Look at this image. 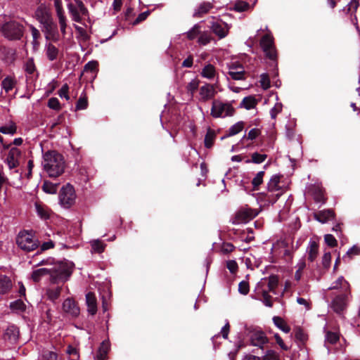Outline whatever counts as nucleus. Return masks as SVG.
I'll list each match as a JSON object with an SVG mask.
<instances>
[{"instance_id": "obj_1", "label": "nucleus", "mask_w": 360, "mask_h": 360, "mask_svg": "<svg viewBox=\"0 0 360 360\" xmlns=\"http://www.w3.org/2000/svg\"><path fill=\"white\" fill-rule=\"evenodd\" d=\"M278 280L276 276L262 278L255 286L252 297L260 300L266 307H272L273 301L269 292L276 294Z\"/></svg>"}, {"instance_id": "obj_2", "label": "nucleus", "mask_w": 360, "mask_h": 360, "mask_svg": "<svg viewBox=\"0 0 360 360\" xmlns=\"http://www.w3.org/2000/svg\"><path fill=\"white\" fill-rule=\"evenodd\" d=\"M42 165L50 177L61 175L65 169V161L63 156L55 150H49L43 155Z\"/></svg>"}, {"instance_id": "obj_3", "label": "nucleus", "mask_w": 360, "mask_h": 360, "mask_svg": "<svg viewBox=\"0 0 360 360\" xmlns=\"http://www.w3.org/2000/svg\"><path fill=\"white\" fill-rule=\"evenodd\" d=\"M74 264L69 261L50 263L48 266L49 281L51 283H59L67 281L70 277Z\"/></svg>"}, {"instance_id": "obj_4", "label": "nucleus", "mask_w": 360, "mask_h": 360, "mask_svg": "<svg viewBox=\"0 0 360 360\" xmlns=\"http://www.w3.org/2000/svg\"><path fill=\"white\" fill-rule=\"evenodd\" d=\"M18 246L22 250L31 252L39 246V241L31 231H20L16 238Z\"/></svg>"}, {"instance_id": "obj_5", "label": "nucleus", "mask_w": 360, "mask_h": 360, "mask_svg": "<svg viewBox=\"0 0 360 360\" xmlns=\"http://www.w3.org/2000/svg\"><path fill=\"white\" fill-rule=\"evenodd\" d=\"M352 297L351 291L341 292L335 296L330 307L335 313L339 315H342L346 310Z\"/></svg>"}, {"instance_id": "obj_6", "label": "nucleus", "mask_w": 360, "mask_h": 360, "mask_svg": "<svg viewBox=\"0 0 360 360\" xmlns=\"http://www.w3.org/2000/svg\"><path fill=\"white\" fill-rule=\"evenodd\" d=\"M235 110L231 103H224L219 100H214L211 108V115L214 117H225L232 116Z\"/></svg>"}, {"instance_id": "obj_7", "label": "nucleus", "mask_w": 360, "mask_h": 360, "mask_svg": "<svg viewBox=\"0 0 360 360\" xmlns=\"http://www.w3.org/2000/svg\"><path fill=\"white\" fill-rule=\"evenodd\" d=\"M68 9L71 15L72 20L77 22H80L82 17L86 16L88 13L87 8L80 0H75L74 3H69Z\"/></svg>"}, {"instance_id": "obj_8", "label": "nucleus", "mask_w": 360, "mask_h": 360, "mask_svg": "<svg viewBox=\"0 0 360 360\" xmlns=\"http://www.w3.org/2000/svg\"><path fill=\"white\" fill-rule=\"evenodd\" d=\"M2 30L5 37L10 39H20L22 35V27L15 22L4 24Z\"/></svg>"}, {"instance_id": "obj_9", "label": "nucleus", "mask_w": 360, "mask_h": 360, "mask_svg": "<svg viewBox=\"0 0 360 360\" xmlns=\"http://www.w3.org/2000/svg\"><path fill=\"white\" fill-rule=\"evenodd\" d=\"M60 202L64 207H70L75 202V193L74 188L70 185H67L60 192Z\"/></svg>"}, {"instance_id": "obj_10", "label": "nucleus", "mask_w": 360, "mask_h": 360, "mask_svg": "<svg viewBox=\"0 0 360 360\" xmlns=\"http://www.w3.org/2000/svg\"><path fill=\"white\" fill-rule=\"evenodd\" d=\"M229 76L233 80H245L248 73L244 67L238 62H232L228 65Z\"/></svg>"}, {"instance_id": "obj_11", "label": "nucleus", "mask_w": 360, "mask_h": 360, "mask_svg": "<svg viewBox=\"0 0 360 360\" xmlns=\"http://www.w3.org/2000/svg\"><path fill=\"white\" fill-rule=\"evenodd\" d=\"M42 32L45 34V37L47 40L58 41L59 39V34L56 24L53 22V18L49 20L41 23Z\"/></svg>"}, {"instance_id": "obj_12", "label": "nucleus", "mask_w": 360, "mask_h": 360, "mask_svg": "<svg viewBox=\"0 0 360 360\" xmlns=\"http://www.w3.org/2000/svg\"><path fill=\"white\" fill-rule=\"evenodd\" d=\"M260 46L266 57L271 60H275L276 58V52L274 46L273 37L269 34H265L262 38Z\"/></svg>"}, {"instance_id": "obj_13", "label": "nucleus", "mask_w": 360, "mask_h": 360, "mask_svg": "<svg viewBox=\"0 0 360 360\" xmlns=\"http://www.w3.org/2000/svg\"><path fill=\"white\" fill-rule=\"evenodd\" d=\"M249 338L252 346L263 349L264 345L268 343L269 340L265 333L259 330H253L250 332Z\"/></svg>"}, {"instance_id": "obj_14", "label": "nucleus", "mask_w": 360, "mask_h": 360, "mask_svg": "<svg viewBox=\"0 0 360 360\" xmlns=\"http://www.w3.org/2000/svg\"><path fill=\"white\" fill-rule=\"evenodd\" d=\"M63 311L67 315L76 318L79 316L80 310L75 301L71 298H67L63 303Z\"/></svg>"}, {"instance_id": "obj_15", "label": "nucleus", "mask_w": 360, "mask_h": 360, "mask_svg": "<svg viewBox=\"0 0 360 360\" xmlns=\"http://www.w3.org/2000/svg\"><path fill=\"white\" fill-rule=\"evenodd\" d=\"M258 214V212L250 208H244L239 210L236 214L235 221L238 224L246 223Z\"/></svg>"}, {"instance_id": "obj_16", "label": "nucleus", "mask_w": 360, "mask_h": 360, "mask_svg": "<svg viewBox=\"0 0 360 360\" xmlns=\"http://www.w3.org/2000/svg\"><path fill=\"white\" fill-rule=\"evenodd\" d=\"M20 155L21 152L18 148L15 147L11 148L6 158V162L10 169L18 166Z\"/></svg>"}, {"instance_id": "obj_17", "label": "nucleus", "mask_w": 360, "mask_h": 360, "mask_svg": "<svg viewBox=\"0 0 360 360\" xmlns=\"http://www.w3.org/2000/svg\"><path fill=\"white\" fill-rule=\"evenodd\" d=\"M216 91L214 86L210 84H205L200 88V100L207 101L214 97Z\"/></svg>"}, {"instance_id": "obj_18", "label": "nucleus", "mask_w": 360, "mask_h": 360, "mask_svg": "<svg viewBox=\"0 0 360 360\" xmlns=\"http://www.w3.org/2000/svg\"><path fill=\"white\" fill-rule=\"evenodd\" d=\"M34 16L40 24L53 18L49 9L44 4L37 7L34 13Z\"/></svg>"}, {"instance_id": "obj_19", "label": "nucleus", "mask_w": 360, "mask_h": 360, "mask_svg": "<svg viewBox=\"0 0 360 360\" xmlns=\"http://www.w3.org/2000/svg\"><path fill=\"white\" fill-rule=\"evenodd\" d=\"M211 29L220 39L225 37L228 33L227 25L221 20L213 21L211 25Z\"/></svg>"}, {"instance_id": "obj_20", "label": "nucleus", "mask_w": 360, "mask_h": 360, "mask_svg": "<svg viewBox=\"0 0 360 360\" xmlns=\"http://www.w3.org/2000/svg\"><path fill=\"white\" fill-rule=\"evenodd\" d=\"M340 289L342 292L351 291V287L348 281H347L343 276H340L336 281H335L331 286L328 288V290H338Z\"/></svg>"}, {"instance_id": "obj_21", "label": "nucleus", "mask_w": 360, "mask_h": 360, "mask_svg": "<svg viewBox=\"0 0 360 360\" xmlns=\"http://www.w3.org/2000/svg\"><path fill=\"white\" fill-rule=\"evenodd\" d=\"M334 217L335 213L332 210H323L314 214V219L322 224L328 222Z\"/></svg>"}, {"instance_id": "obj_22", "label": "nucleus", "mask_w": 360, "mask_h": 360, "mask_svg": "<svg viewBox=\"0 0 360 360\" xmlns=\"http://www.w3.org/2000/svg\"><path fill=\"white\" fill-rule=\"evenodd\" d=\"M19 336L18 328L14 325L9 326L4 334V338L5 340L10 341L11 342H15Z\"/></svg>"}, {"instance_id": "obj_23", "label": "nucleus", "mask_w": 360, "mask_h": 360, "mask_svg": "<svg viewBox=\"0 0 360 360\" xmlns=\"http://www.w3.org/2000/svg\"><path fill=\"white\" fill-rule=\"evenodd\" d=\"M11 279L6 275H0V295L8 293L12 288Z\"/></svg>"}, {"instance_id": "obj_24", "label": "nucleus", "mask_w": 360, "mask_h": 360, "mask_svg": "<svg viewBox=\"0 0 360 360\" xmlns=\"http://www.w3.org/2000/svg\"><path fill=\"white\" fill-rule=\"evenodd\" d=\"M86 302L88 312L91 315L96 314L97 311L96 298L93 292H88L86 295Z\"/></svg>"}, {"instance_id": "obj_25", "label": "nucleus", "mask_w": 360, "mask_h": 360, "mask_svg": "<svg viewBox=\"0 0 360 360\" xmlns=\"http://www.w3.org/2000/svg\"><path fill=\"white\" fill-rule=\"evenodd\" d=\"M110 342L108 340H104L98 350V353L96 354V356L95 358V360H106L107 359V354L110 350Z\"/></svg>"}, {"instance_id": "obj_26", "label": "nucleus", "mask_w": 360, "mask_h": 360, "mask_svg": "<svg viewBox=\"0 0 360 360\" xmlns=\"http://www.w3.org/2000/svg\"><path fill=\"white\" fill-rule=\"evenodd\" d=\"M308 253V259L311 262L314 261L319 253V245L315 240H310L307 248Z\"/></svg>"}, {"instance_id": "obj_27", "label": "nucleus", "mask_w": 360, "mask_h": 360, "mask_svg": "<svg viewBox=\"0 0 360 360\" xmlns=\"http://www.w3.org/2000/svg\"><path fill=\"white\" fill-rule=\"evenodd\" d=\"M17 84V80L14 77L7 76L1 82V88L6 93L11 91Z\"/></svg>"}, {"instance_id": "obj_28", "label": "nucleus", "mask_w": 360, "mask_h": 360, "mask_svg": "<svg viewBox=\"0 0 360 360\" xmlns=\"http://www.w3.org/2000/svg\"><path fill=\"white\" fill-rule=\"evenodd\" d=\"M200 75L204 78L212 79L217 74L214 66L212 64H207L202 69Z\"/></svg>"}, {"instance_id": "obj_29", "label": "nucleus", "mask_w": 360, "mask_h": 360, "mask_svg": "<svg viewBox=\"0 0 360 360\" xmlns=\"http://www.w3.org/2000/svg\"><path fill=\"white\" fill-rule=\"evenodd\" d=\"M213 7L212 4L210 2H202L199 5L195 10L193 15L197 18L201 17L202 15L208 13Z\"/></svg>"}, {"instance_id": "obj_30", "label": "nucleus", "mask_w": 360, "mask_h": 360, "mask_svg": "<svg viewBox=\"0 0 360 360\" xmlns=\"http://www.w3.org/2000/svg\"><path fill=\"white\" fill-rule=\"evenodd\" d=\"M46 54L49 60H54L58 55V49L53 44L48 43L46 44Z\"/></svg>"}, {"instance_id": "obj_31", "label": "nucleus", "mask_w": 360, "mask_h": 360, "mask_svg": "<svg viewBox=\"0 0 360 360\" xmlns=\"http://www.w3.org/2000/svg\"><path fill=\"white\" fill-rule=\"evenodd\" d=\"M34 205L36 212L40 218L47 219L49 217V210L46 206L37 202H35Z\"/></svg>"}, {"instance_id": "obj_32", "label": "nucleus", "mask_w": 360, "mask_h": 360, "mask_svg": "<svg viewBox=\"0 0 360 360\" xmlns=\"http://www.w3.org/2000/svg\"><path fill=\"white\" fill-rule=\"evenodd\" d=\"M273 322L275 326L285 333L290 331V327L287 324L285 320L280 316H274Z\"/></svg>"}, {"instance_id": "obj_33", "label": "nucleus", "mask_w": 360, "mask_h": 360, "mask_svg": "<svg viewBox=\"0 0 360 360\" xmlns=\"http://www.w3.org/2000/svg\"><path fill=\"white\" fill-rule=\"evenodd\" d=\"M24 70L27 75V77L32 78L37 72L36 66L32 58H29L24 64Z\"/></svg>"}, {"instance_id": "obj_34", "label": "nucleus", "mask_w": 360, "mask_h": 360, "mask_svg": "<svg viewBox=\"0 0 360 360\" xmlns=\"http://www.w3.org/2000/svg\"><path fill=\"white\" fill-rule=\"evenodd\" d=\"M281 176L275 174L269 180L267 187L268 190L271 192L279 191L281 186H279Z\"/></svg>"}, {"instance_id": "obj_35", "label": "nucleus", "mask_w": 360, "mask_h": 360, "mask_svg": "<svg viewBox=\"0 0 360 360\" xmlns=\"http://www.w3.org/2000/svg\"><path fill=\"white\" fill-rule=\"evenodd\" d=\"M257 104V100L252 96L245 97L240 105L244 107L247 110L253 109Z\"/></svg>"}, {"instance_id": "obj_36", "label": "nucleus", "mask_w": 360, "mask_h": 360, "mask_svg": "<svg viewBox=\"0 0 360 360\" xmlns=\"http://www.w3.org/2000/svg\"><path fill=\"white\" fill-rule=\"evenodd\" d=\"M61 290H62L61 287H56L54 288H48L46 290V295H47L48 298L53 302L56 301V300H58L59 298L60 293H61Z\"/></svg>"}, {"instance_id": "obj_37", "label": "nucleus", "mask_w": 360, "mask_h": 360, "mask_svg": "<svg viewBox=\"0 0 360 360\" xmlns=\"http://www.w3.org/2000/svg\"><path fill=\"white\" fill-rule=\"evenodd\" d=\"M49 275L48 266L38 269L32 274V278L34 282H38L44 276Z\"/></svg>"}, {"instance_id": "obj_38", "label": "nucleus", "mask_w": 360, "mask_h": 360, "mask_svg": "<svg viewBox=\"0 0 360 360\" xmlns=\"http://www.w3.org/2000/svg\"><path fill=\"white\" fill-rule=\"evenodd\" d=\"M200 26L199 24H195L189 31H188L186 34V37L189 40H193L195 39L200 34Z\"/></svg>"}, {"instance_id": "obj_39", "label": "nucleus", "mask_w": 360, "mask_h": 360, "mask_svg": "<svg viewBox=\"0 0 360 360\" xmlns=\"http://www.w3.org/2000/svg\"><path fill=\"white\" fill-rule=\"evenodd\" d=\"M243 127H244V122L242 121L238 122L229 128V131H228V135L229 136H234V135L238 134L239 132H240L243 130Z\"/></svg>"}, {"instance_id": "obj_40", "label": "nucleus", "mask_w": 360, "mask_h": 360, "mask_svg": "<svg viewBox=\"0 0 360 360\" xmlns=\"http://www.w3.org/2000/svg\"><path fill=\"white\" fill-rule=\"evenodd\" d=\"M250 8V4L243 0L237 1L233 6V9L238 12H243L248 11Z\"/></svg>"}, {"instance_id": "obj_41", "label": "nucleus", "mask_w": 360, "mask_h": 360, "mask_svg": "<svg viewBox=\"0 0 360 360\" xmlns=\"http://www.w3.org/2000/svg\"><path fill=\"white\" fill-rule=\"evenodd\" d=\"M252 160H247L246 162H253L255 164H259L263 162L267 158V155L266 154H260L258 153H253L251 155Z\"/></svg>"}, {"instance_id": "obj_42", "label": "nucleus", "mask_w": 360, "mask_h": 360, "mask_svg": "<svg viewBox=\"0 0 360 360\" xmlns=\"http://www.w3.org/2000/svg\"><path fill=\"white\" fill-rule=\"evenodd\" d=\"M215 139V134L214 132L211 130L208 129L205 137V146L207 148H210L213 145L214 140Z\"/></svg>"}, {"instance_id": "obj_43", "label": "nucleus", "mask_w": 360, "mask_h": 360, "mask_svg": "<svg viewBox=\"0 0 360 360\" xmlns=\"http://www.w3.org/2000/svg\"><path fill=\"white\" fill-rule=\"evenodd\" d=\"M54 7L56 9V16L58 18L66 17L65 11L63 8V3L61 0H54Z\"/></svg>"}, {"instance_id": "obj_44", "label": "nucleus", "mask_w": 360, "mask_h": 360, "mask_svg": "<svg viewBox=\"0 0 360 360\" xmlns=\"http://www.w3.org/2000/svg\"><path fill=\"white\" fill-rule=\"evenodd\" d=\"M0 131L5 134H14L16 132V126L13 122L0 128Z\"/></svg>"}, {"instance_id": "obj_45", "label": "nucleus", "mask_w": 360, "mask_h": 360, "mask_svg": "<svg viewBox=\"0 0 360 360\" xmlns=\"http://www.w3.org/2000/svg\"><path fill=\"white\" fill-rule=\"evenodd\" d=\"M339 340V334L335 332L328 331L326 334V343L335 344Z\"/></svg>"}, {"instance_id": "obj_46", "label": "nucleus", "mask_w": 360, "mask_h": 360, "mask_svg": "<svg viewBox=\"0 0 360 360\" xmlns=\"http://www.w3.org/2000/svg\"><path fill=\"white\" fill-rule=\"evenodd\" d=\"M264 175V171L259 172L252 181V184L255 189H257V187L263 182V177Z\"/></svg>"}, {"instance_id": "obj_47", "label": "nucleus", "mask_w": 360, "mask_h": 360, "mask_svg": "<svg viewBox=\"0 0 360 360\" xmlns=\"http://www.w3.org/2000/svg\"><path fill=\"white\" fill-rule=\"evenodd\" d=\"M10 307L13 310H18L20 311H23L26 309L25 303L20 300L11 302Z\"/></svg>"}, {"instance_id": "obj_48", "label": "nucleus", "mask_w": 360, "mask_h": 360, "mask_svg": "<svg viewBox=\"0 0 360 360\" xmlns=\"http://www.w3.org/2000/svg\"><path fill=\"white\" fill-rule=\"evenodd\" d=\"M211 41V36L207 32H200L198 42L201 45H206Z\"/></svg>"}, {"instance_id": "obj_49", "label": "nucleus", "mask_w": 360, "mask_h": 360, "mask_svg": "<svg viewBox=\"0 0 360 360\" xmlns=\"http://www.w3.org/2000/svg\"><path fill=\"white\" fill-rule=\"evenodd\" d=\"M199 86V80L197 79H192L187 85V91L193 95Z\"/></svg>"}, {"instance_id": "obj_50", "label": "nucleus", "mask_w": 360, "mask_h": 360, "mask_svg": "<svg viewBox=\"0 0 360 360\" xmlns=\"http://www.w3.org/2000/svg\"><path fill=\"white\" fill-rule=\"evenodd\" d=\"M295 337L297 340L300 342L301 343H304L307 339V336L304 333V332L300 328H297L295 330Z\"/></svg>"}, {"instance_id": "obj_51", "label": "nucleus", "mask_w": 360, "mask_h": 360, "mask_svg": "<svg viewBox=\"0 0 360 360\" xmlns=\"http://www.w3.org/2000/svg\"><path fill=\"white\" fill-rule=\"evenodd\" d=\"M88 106V101L85 95L84 96H81L77 101V105H76V110H84Z\"/></svg>"}, {"instance_id": "obj_52", "label": "nucleus", "mask_w": 360, "mask_h": 360, "mask_svg": "<svg viewBox=\"0 0 360 360\" xmlns=\"http://www.w3.org/2000/svg\"><path fill=\"white\" fill-rule=\"evenodd\" d=\"M262 360H280L279 355L273 350H268L262 356Z\"/></svg>"}, {"instance_id": "obj_53", "label": "nucleus", "mask_w": 360, "mask_h": 360, "mask_svg": "<svg viewBox=\"0 0 360 360\" xmlns=\"http://www.w3.org/2000/svg\"><path fill=\"white\" fill-rule=\"evenodd\" d=\"M283 105L281 103H276L271 109L270 114L272 119H276L277 115L282 111Z\"/></svg>"}, {"instance_id": "obj_54", "label": "nucleus", "mask_w": 360, "mask_h": 360, "mask_svg": "<svg viewBox=\"0 0 360 360\" xmlns=\"http://www.w3.org/2000/svg\"><path fill=\"white\" fill-rule=\"evenodd\" d=\"M91 247L94 251L102 252L104 250L105 245L101 241L96 240L91 242Z\"/></svg>"}, {"instance_id": "obj_55", "label": "nucleus", "mask_w": 360, "mask_h": 360, "mask_svg": "<svg viewBox=\"0 0 360 360\" xmlns=\"http://www.w3.org/2000/svg\"><path fill=\"white\" fill-rule=\"evenodd\" d=\"M260 84L264 89H267L270 86V79L269 75L266 73L262 74L260 76Z\"/></svg>"}, {"instance_id": "obj_56", "label": "nucleus", "mask_w": 360, "mask_h": 360, "mask_svg": "<svg viewBox=\"0 0 360 360\" xmlns=\"http://www.w3.org/2000/svg\"><path fill=\"white\" fill-rule=\"evenodd\" d=\"M58 24L60 26V32H61L63 36L65 37L66 34V28L68 27L67 18L66 17L59 18H58Z\"/></svg>"}, {"instance_id": "obj_57", "label": "nucleus", "mask_w": 360, "mask_h": 360, "mask_svg": "<svg viewBox=\"0 0 360 360\" xmlns=\"http://www.w3.org/2000/svg\"><path fill=\"white\" fill-rule=\"evenodd\" d=\"M249 284L247 281H243L239 283L238 291L242 295H247L249 292Z\"/></svg>"}, {"instance_id": "obj_58", "label": "nucleus", "mask_w": 360, "mask_h": 360, "mask_svg": "<svg viewBox=\"0 0 360 360\" xmlns=\"http://www.w3.org/2000/svg\"><path fill=\"white\" fill-rule=\"evenodd\" d=\"M326 243L330 247H335L338 245V241L335 237L331 234H326L324 237Z\"/></svg>"}, {"instance_id": "obj_59", "label": "nucleus", "mask_w": 360, "mask_h": 360, "mask_svg": "<svg viewBox=\"0 0 360 360\" xmlns=\"http://www.w3.org/2000/svg\"><path fill=\"white\" fill-rule=\"evenodd\" d=\"M48 106L53 110H58L60 109V105L57 98H51L48 101Z\"/></svg>"}, {"instance_id": "obj_60", "label": "nucleus", "mask_w": 360, "mask_h": 360, "mask_svg": "<svg viewBox=\"0 0 360 360\" xmlns=\"http://www.w3.org/2000/svg\"><path fill=\"white\" fill-rule=\"evenodd\" d=\"M42 188L43 190L47 193H54L56 191V186L48 181H44Z\"/></svg>"}, {"instance_id": "obj_61", "label": "nucleus", "mask_w": 360, "mask_h": 360, "mask_svg": "<svg viewBox=\"0 0 360 360\" xmlns=\"http://www.w3.org/2000/svg\"><path fill=\"white\" fill-rule=\"evenodd\" d=\"M69 87L67 84L63 85L60 89L58 91V94L61 98H65L67 101L70 99V96L68 95Z\"/></svg>"}, {"instance_id": "obj_62", "label": "nucleus", "mask_w": 360, "mask_h": 360, "mask_svg": "<svg viewBox=\"0 0 360 360\" xmlns=\"http://www.w3.org/2000/svg\"><path fill=\"white\" fill-rule=\"evenodd\" d=\"M226 267L231 273L235 274L238 271V264L235 260H229L226 262Z\"/></svg>"}, {"instance_id": "obj_63", "label": "nucleus", "mask_w": 360, "mask_h": 360, "mask_svg": "<svg viewBox=\"0 0 360 360\" xmlns=\"http://www.w3.org/2000/svg\"><path fill=\"white\" fill-rule=\"evenodd\" d=\"M98 67V63L96 61H89L84 66V70L86 72H94L96 71Z\"/></svg>"}, {"instance_id": "obj_64", "label": "nucleus", "mask_w": 360, "mask_h": 360, "mask_svg": "<svg viewBox=\"0 0 360 360\" xmlns=\"http://www.w3.org/2000/svg\"><path fill=\"white\" fill-rule=\"evenodd\" d=\"M44 359L46 360H57V354L53 352L47 351L43 354Z\"/></svg>"}]
</instances>
